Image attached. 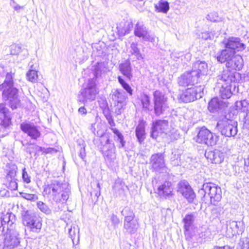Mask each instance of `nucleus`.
Segmentation results:
<instances>
[{
	"mask_svg": "<svg viewBox=\"0 0 249 249\" xmlns=\"http://www.w3.org/2000/svg\"><path fill=\"white\" fill-rule=\"evenodd\" d=\"M66 184L57 180H53L44 187L43 193L57 203H63L69 197V191L66 188Z\"/></svg>",
	"mask_w": 249,
	"mask_h": 249,
	"instance_id": "obj_1",
	"label": "nucleus"
},
{
	"mask_svg": "<svg viewBox=\"0 0 249 249\" xmlns=\"http://www.w3.org/2000/svg\"><path fill=\"white\" fill-rule=\"evenodd\" d=\"M221 193L220 187L212 182L204 183L198 191L204 202L207 203L210 200L213 205H216L221 200Z\"/></svg>",
	"mask_w": 249,
	"mask_h": 249,
	"instance_id": "obj_2",
	"label": "nucleus"
},
{
	"mask_svg": "<svg viewBox=\"0 0 249 249\" xmlns=\"http://www.w3.org/2000/svg\"><path fill=\"white\" fill-rule=\"evenodd\" d=\"M179 134L178 131L173 128L169 130V123L166 120H158L153 123L151 136L157 139L159 136L170 138L171 141L178 138Z\"/></svg>",
	"mask_w": 249,
	"mask_h": 249,
	"instance_id": "obj_3",
	"label": "nucleus"
},
{
	"mask_svg": "<svg viewBox=\"0 0 249 249\" xmlns=\"http://www.w3.org/2000/svg\"><path fill=\"white\" fill-rule=\"evenodd\" d=\"M2 99L12 109H15L21 106V102L18 94V89L15 87H7L2 88Z\"/></svg>",
	"mask_w": 249,
	"mask_h": 249,
	"instance_id": "obj_4",
	"label": "nucleus"
},
{
	"mask_svg": "<svg viewBox=\"0 0 249 249\" xmlns=\"http://www.w3.org/2000/svg\"><path fill=\"white\" fill-rule=\"evenodd\" d=\"M217 127L221 134L226 137L234 136L237 133V123L224 117L217 122Z\"/></svg>",
	"mask_w": 249,
	"mask_h": 249,
	"instance_id": "obj_5",
	"label": "nucleus"
},
{
	"mask_svg": "<svg viewBox=\"0 0 249 249\" xmlns=\"http://www.w3.org/2000/svg\"><path fill=\"white\" fill-rule=\"evenodd\" d=\"M98 93V90L96 88V84L93 80H89L87 87L82 89L78 95V101L86 104L89 102L94 101L97 94Z\"/></svg>",
	"mask_w": 249,
	"mask_h": 249,
	"instance_id": "obj_6",
	"label": "nucleus"
},
{
	"mask_svg": "<svg viewBox=\"0 0 249 249\" xmlns=\"http://www.w3.org/2000/svg\"><path fill=\"white\" fill-rule=\"evenodd\" d=\"M23 223L30 231L35 233H39L42 228L41 218L35 213L25 212L23 216Z\"/></svg>",
	"mask_w": 249,
	"mask_h": 249,
	"instance_id": "obj_7",
	"label": "nucleus"
},
{
	"mask_svg": "<svg viewBox=\"0 0 249 249\" xmlns=\"http://www.w3.org/2000/svg\"><path fill=\"white\" fill-rule=\"evenodd\" d=\"M195 140L198 143L212 146L216 144L218 141V136L206 127H203L199 130Z\"/></svg>",
	"mask_w": 249,
	"mask_h": 249,
	"instance_id": "obj_8",
	"label": "nucleus"
},
{
	"mask_svg": "<svg viewBox=\"0 0 249 249\" xmlns=\"http://www.w3.org/2000/svg\"><path fill=\"white\" fill-rule=\"evenodd\" d=\"M154 113L157 116L162 114L168 107L167 98L159 90H156L154 93Z\"/></svg>",
	"mask_w": 249,
	"mask_h": 249,
	"instance_id": "obj_9",
	"label": "nucleus"
},
{
	"mask_svg": "<svg viewBox=\"0 0 249 249\" xmlns=\"http://www.w3.org/2000/svg\"><path fill=\"white\" fill-rule=\"evenodd\" d=\"M203 89V86L201 85L188 88L180 95V99L185 103L193 102L202 97Z\"/></svg>",
	"mask_w": 249,
	"mask_h": 249,
	"instance_id": "obj_10",
	"label": "nucleus"
},
{
	"mask_svg": "<svg viewBox=\"0 0 249 249\" xmlns=\"http://www.w3.org/2000/svg\"><path fill=\"white\" fill-rule=\"evenodd\" d=\"M240 79V74L238 72H233L230 70H224L221 74L217 76V87L220 88V85L231 86L232 83H236Z\"/></svg>",
	"mask_w": 249,
	"mask_h": 249,
	"instance_id": "obj_11",
	"label": "nucleus"
},
{
	"mask_svg": "<svg viewBox=\"0 0 249 249\" xmlns=\"http://www.w3.org/2000/svg\"><path fill=\"white\" fill-rule=\"evenodd\" d=\"M201 82L197 76V73L192 71H186L178 78V83L182 87H194L195 85Z\"/></svg>",
	"mask_w": 249,
	"mask_h": 249,
	"instance_id": "obj_12",
	"label": "nucleus"
},
{
	"mask_svg": "<svg viewBox=\"0 0 249 249\" xmlns=\"http://www.w3.org/2000/svg\"><path fill=\"white\" fill-rule=\"evenodd\" d=\"M150 164L152 169L158 173H167L168 169L165 166L164 158L161 153L152 155L150 158Z\"/></svg>",
	"mask_w": 249,
	"mask_h": 249,
	"instance_id": "obj_13",
	"label": "nucleus"
},
{
	"mask_svg": "<svg viewBox=\"0 0 249 249\" xmlns=\"http://www.w3.org/2000/svg\"><path fill=\"white\" fill-rule=\"evenodd\" d=\"M101 143L104 155L107 160H112L115 158V148L113 143H111L107 135H102L101 137Z\"/></svg>",
	"mask_w": 249,
	"mask_h": 249,
	"instance_id": "obj_14",
	"label": "nucleus"
},
{
	"mask_svg": "<svg viewBox=\"0 0 249 249\" xmlns=\"http://www.w3.org/2000/svg\"><path fill=\"white\" fill-rule=\"evenodd\" d=\"M18 232L15 230L8 229L4 240L5 247L13 249L17 247L19 244Z\"/></svg>",
	"mask_w": 249,
	"mask_h": 249,
	"instance_id": "obj_15",
	"label": "nucleus"
},
{
	"mask_svg": "<svg viewBox=\"0 0 249 249\" xmlns=\"http://www.w3.org/2000/svg\"><path fill=\"white\" fill-rule=\"evenodd\" d=\"M178 192L181 194L189 203L193 202L196 194L189 183L185 180L181 181L178 183Z\"/></svg>",
	"mask_w": 249,
	"mask_h": 249,
	"instance_id": "obj_16",
	"label": "nucleus"
},
{
	"mask_svg": "<svg viewBox=\"0 0 249 249\" xmlns=\"http://www.w3.org/2000/svg\"><path fill=\"white\" fill-rule=\"evenodd\" d=\"M134 33L136 36L142 38L144 41H154V36L150 34L142 22H138L137 23L134 28Z\"/></svg>",
	"mask_w": 249,
	"mask_h": 249,
	"instance_id": "obj_17",
	"label": "nucleus"
},
{
	"mask_svg": "<svg viewBox=\"0 0 249 249\" xmlns=\"http://www.w3.org/2000/svg\"><path fill=\"white\" fill-rule=\"evenodd\" d=\"M223 42L226 48L229 49L230 51L233 50L235 53L236 51L244 49V44L241 42L240 38L237 37H229L225 39Z\"/></svg>",
	"mask_w": 249,
	"mask_h": 249,
	"instance_id": "obj_18",
	"label": "nucleus"
},
{
	"mask_svg": "<svg viewBox=\"0 0 249 249\" xmlns=\"http://www.w3.org/2000/svg\"><path fill=\"white\" fill-rule=\"evenodd\" d=\"M192 71L197 73V76L202 81L205 80L208 74L207 63L204 61H197L194 63Z\"/></svg>",
	"mask_w": 249,
	"mask_h": 249,
	"instance_id": "obj_19",
	"label": "nucleus"
},
{
	"mask_svg": "<svg viewBox=\"0 0 249 249\" xmlns=\"http://www.w3.org/2000/svg\"><path fill=\"white\" fill-rule=\"evenodd\" d=\"M225 156V153L217 149L206 152L205 154V156L207 159L212 163L215 164L221 163L224 160Z\"/></svg>",
	"mask_w": 249,
	"mask_h": 249,
	"instance_id": "obj_20",
	"label": "nucleus"
},
{
	"mask_svg": "<svg viewBox=\"0 0 249 249\" xmlns=\"http://www.w3.org/2000/svg\"><path fill=\"white\" fill-rule=\"evenodd\" d=\"M20 129L33 139H36L40 135L37 127L31 124L23 123L20 124Z\"/></svg>",
	"mask_w": 249,
	"mask_h": 249,
	"instance_id": "obj_21",
	"label": "nucleus"
},
{
	"mask_svg": "<svg viewBox=\"0 0 249 249\" xmlns=\"http://www.w3.org/2000/svg\"><path fill=\"white\" fill-rule=\"evenodd\" d=\"M11 118L9 109L3 104H0V124L4 127H8L11 123Z\"/></svg>",
	"mask_w": 249,
	"mask_h": 249,
	"instance_id": "obj_22",
	"label": "nucleus"
},
{
	"mask_svg": "<svg viewBox=\"0 0 249 249\" xmlns=\"http://www.w3.org/2000/svg\"><path fill=\"white\" fill-rule=\"evenodd\" d=\"M243 59L241 55H235L227 63L226 66L231 70H240L243 66Z\"/></svg>",
	"mask_w": 249,
	"mask_h": 249,
	"instance_id": "obj_23",
	"label": "nucleus"
},
{
	"mask_svg": "<svg viewBox=\"0 0 249 249\" xmlns=\"http://www.w3.org/2000/svg\"><path fill=\"white\" fill-rule=\"evenodd\" d=\"M173 191L172 183L166 181L158 187L157 193L160 196L166 197L172 196Z\"/></svg>",
	"mask_w": 249,
	"mask_h": 249,
	"instance_id": "obj_24",
	"label": "nucleus"
},
{
	"mask_svg": "<svg viewBox=\"0 0 249 249\" xmlns=\"http://www.w3.org/2000/svg\"><path fill=\"white\" fill-rule=\"evenodd\" d=\"M6 178L7 180L11 183L13 184L16 188H18V184L15 181V177L17 175L18 170L17 166L12 163L7 164L6 166Z\"/></svg>",
	"mask_w": 249,
	"mask_h": 249,
	"instance_id": "obj_25",
	"label": "nucleus"
},
{
	"mask_svg": "<svg viewBox=\"0 0 249 249\" xmlns=\"http://www.w3.org/2000/svg\"><path fill=\"white\" fill-rule=\"evenodd\" d=\"M235 53L233 50L230 51L229 49L226 48L222 50L216 54V58L217 61L220 63H226L234 55Z\"/></svg>",
	"mask_w": 249,
	"mask_h": 249,
	"instance_id": "obj_26",
	"label": "nucleus"
},
{
	"mask_svg": "<svg viewBox=\"0 0 249 249\" xmlns=\"http://www.w3.org/2000/svg\"><path fill=\"white\" fill-rule=\"evenodd\" d=\"M110 96L114 104H123L127 98L124 91L121 89H116L112 90Z\"/></svg>",
	"mask_w": 249,
	"mask_h": 249,
	"instance_id": "obj_27",
	"label": "nucleus"
},
{
	"mask_svg": "<svg viewBox=\"0 0 249 249\" xmlns=\"http://www.w3.org/2000/svg\"><path fill=\"white\" fill-rule=\"evenodd\" d=\"M194 219L195 217L193 214H187L183 219L185 229L184 234L188 239L191 238L190 235V229L193 225Z\"/></svg>",
	"mask_w": 249,
	"mask_h": 249,
	"instance_id": "obj_28",
	"label": "nucleus"
},
{
	"mask_svg": "<svg viewBox=\"0 0 249 249\" xmlns=\"http://www.w3.org/2000/svg\"><path fill=\"white\" fill-rule=\"evenodd\" d=\"M139 227L138 221L136 219L133 220H124V228L126 232L133 234L136 232Z\"/></svg>",
	"mask_w": 249,
	"mask_h": 249,
	"instance_id": "obj_29",
	"label": "nucleus"
},
{
	"mask_svg": "<svg viewBox=\"0 0 249 249\" xmlns=\"http://www.w3.org/2000/svg\"><path fill=\"white\" fill-rule=\"evenodd\" d=\"M239 226L236 221H230L227 225V234L229 237L232 236L238 233Z\"/></svg>",
	"mask_w": 249,
	"mask_h": 249,
	"instance_id": "obj_30",
	"label": "nucleus"
},
{
	"mask_svg": "<svg viewBox=\"0 0 249 249\" xmlns=\"http://www.w3.org/2000/svg\"><path fill=\"white\" fill-rule=\"evenodd\" d=\"M120 71L127 78L130 79L132 75L131 74V68L128 61L122 63L119 66Z\"/></svg>",
	"mask_w": 249,
	"mask_h": 249,
	"instance_id": "obj_31",
	"label": "nucleus"
},
{
	"mask_svg": "<svg viewBox=\"0 0 249 249\" xmlns=\"http://www.w3.org/2000/svg\"><path fill=\"white\" fill-rule=\"evenodd\" d=\"M38 71L35 69L34 65L30 66V70L26 73L27 79L32 83H36L38 79Z\"/></svg>",
	"mask_w": 249,
	"mask_h": 249,
	"instance_id": "obj_32",
	"label": "nucleus"
},
{
	"mask_svg": "<svg viewBox=\"0 0 249 249\" xmlns=\"http://www.w3.org/2000/svg\"><path fill=\"white\" fill-rule=\"evenodd\" d=\"M69 236L71 239L73 244H77L79 239V229L77 226H71L69 230Z\"/></svg>",
	"mask_w": 249,
	"mask_h": 249,
	"instance_id": "obj_33",
	"label": "nucleus"
},
{
	"mask_svg": "<svg viewBox=\"0 0 249 249\" xmlns=\"http://www.w3.org/2000/svg\"><path fill=\"white\" fill-rule=\"evenodd\" d=\"M156 11L158 12L167 13L169 9V3L166 0H160L155 5Z\"/></svg>",
	"mask_w": 249,
	"mask_h": 249,
	"instance_id": "obj_34",
	"label": "nucleus"
},
{
	"mask_svg": "<svg viewBox=\"0 0 249 249\" xmlns=\"http://www.w3.org/2000/svg\"><path fill=\"white\" fill-rule=\"evenodd\" d=\"M15 72H12V71L7 72L4 82L2 84L0 85V89L7 87H14L13 83V78Z\"/></svg>",
	"mask_w": 249,
	"mask_h": 249,
	"instance_id": "obj_35",
	"label": "nucleus"
},
{
	"mask_svg": "<svg viewBox=\"0 0 249 249\" xmlns=\"http://www.w3.org/2000/svg\"><path fill=\"white\" fill-rule=\"evenodd\" d=\"M231 86H227L225 85H220L221 89L219 90L220 96L222 99H228L231 95Z\"/></svg>",
	"mask_w": 249,
	"mask_h": 249,
	"instance_id": "obj_36",
	"label": "nucleus"
},
{
	"mask_svg": "<svg viewBox=\"0 0 249 249\" xmlns=\"http://www.w3.org/2000/svg\"><path fill=\"white\" fill-rule=\"evenodd\" d=\"M136 135L140 143L144 140L145 138V128L143 124H140L136 127Z\"/></svg>",
	"mask_w": 249,
	"mask_h": 249,
	"instance_id": "obj_37",
	"label": "nucleus"
},
{
	"mask_svg": "<svg viewBox=\"0 0 249 249\" xmlns=\"http://www.w3.org/2000/svg\"><path fill=\"white\" fill-rule=\"evenodd\" d=\"M132 27V22L131 20H128L124 22V26L120 25V26L118 27V29L119 32L124 35L128 34Z\"/></svg>",
	"mask_w": 249,
	"mask_h": 249,
	"instance_id": "obj_38",
	"label": "nucleus"
},
{
	"mask_svg": "<svg viewBox=\"0 0 249 249\" xmlns=\"http://www.w3.org/2000/svg\"><path fill=\"white\" fill-rule=\"evenodd\" d=\"M122 215L124 216V220L135 219V215L132 210L129 207H125L121 212Z\"/></svg>",
	"mask_w": 249,
	"mask_h": 249,
	"instance_id": "obj_39",
	"label": "nucleus"
},
{
	"mask_svg": "<svg viewBox=\"0 0 249 249\" xmlns=\"http://www.w3.org/2000/svg\"><path fill=\"white\" fill-rule=\"evenodd\" d=\"M140 100L142 108L146 110H149L150 99L148 95L145 94H141Z\"/></svg>",
	"mask_w": 249,
	"mask_h": 249,
	"instance_id": "obj_40",
	"label": "nucleus"
},
{
	"mask_svg": "<svg viewBox=\"0 0 249 249\" xmlns=\"http://www.w3.org/2000/svg\"><path fill=\"white\" fill-rule=\"evenodd\" d=\"M220 107V102L217 98H213L209 103L208 109L212 112H214Z\"/></svg>",
	"mask_w": 249,
	"mask_h": 249,
	"instance_id": "obj_41",
	"label": "nucleus"
},
{
	"mask_svg": "<svg viewBox=\"0 0 249 249\" xmlns=\"http://www.w3.org/2000/svg\"><path fill=\"white\" fill-rule=\"evenodd\" d=\"M15 220V215L12 213H7L2 217H1V223L2 225H4L7 223L8 225H12L14 223Z\"/></svg>",
	"mask_w": 249,
	"mask_h": 249,
	"instance_id": "obj_42",
	"label": "nucleus"
},
{
	"mask_svg": "<svg viewBox=\"0 0 249 249\" xmlns=\"http://www.w3.org/2000/svg\"><path fill=\"white\" fill-rule=\"evenodd\" d=\"M95 74L96 76L100 75L102 72H105L107 70L106 64L104 62L97 63L95 67Z\"/></svg>",
	"mask_w": 249,
	"mask_h": 249,
	"instance_id": "obj_43",
	"label": "nucleus"
},
{
	"mask_svg": "<svg viewBox=\"0 0 249 249\" xmlns=\"http://www.w3.org/2000/svg\"><path fill=\"white\" fill-rule=\"evenodd\" d=\"M118 80L119 83L121 84L122 87L124 88V90L128 93L129 95H132L133 94V89L130 85L127 83L120 76H118Z\"/></svg>",
	"mask_w": 249,
	"mask_h": 249,
	"instance_id": "obj_44",
	"label": "nucleus"
},
{
	"mask_svg": "<svg viewBox=\"0 0 249 249\" xmlns=\"http://www.w3.org/2000/svg\"><path fill=\"white\" fill-rule=\"evenodd\" d=\"M124 182L120 179L116 180L113 189L116 192L121 193L124 191Z\"/></svg>",
	"mask_w": 249,
	"mask_h": 249,
	"instance_id": "obj_45",
	"label": "nucleus"
},
{
	"mask_svg": "<svg viewBox=\"0 0 249 249\" xmlns=\"http://www.w3.org/2000/svg\"><path fill=\"white\" fill-rule=\"evenodd\" d=\"M138 44L136 43H132L130 46V52L132 54L135 55L138 59H142V55L140 53L139 49L137 47Z\"/></svg>",
	"mask_w": 249,
	"mask_h": 249,
	"instance_id": "obj_46",
	"label": "nucleus"
},
{
	"mask_svg": "<svg viewBox=\"0 0 249 249\" xmlns=\"http://www.w3.org/2000/svg\"><path fill=\"white\" fill-rule=\"evenodd\" d=\"M78 144L80 146V150L79 153V156L82 159L84 160L86 157V152H85V144L84 141L82 140H78L77 141Z\"/></svg>",
	"mask_w": 249,
	"mask_h": 249,
	"instance_id": "obj_47",
	"label": "nucleus"
},
{
	"mask_svg": "<svg viewBox=\"0 0 249 249\" xmlns=\"http://www.w3.org/2000/svg\"><path fill=\"white\" fill-rule=\"evenodd\" d=\"M37 206L38 209L43 213L46 214H50L51 213V209L48 206L42 201H38L37 203Z\"/></svg>",
	"mask_w": 249,
	"mask_h": 249,
	"instance_id": "obj_48",
	"label": "nucleus"
},
{
	"mask_svg": "<svg viewBox=\"0 0 249 249\" xmlns=\"http://www.w3.org/2000/svg\"><path fill=\"white\" fill-rule=\"evenodd\" d=\"M21 51V48L18 45L13 44L11 46V54L12 55H17Z\"/></svg>",
	"mask_w": 249,
	"mask_h": 249,
	"instance_id": "obj_49",
	"label": "nucleus"
},
{
	"mask_svg": "<svg viewBox=\"0 0 249 249\" xmlns=\"http://www.w3.org/2000/svg\"><path fill=\"white\" fill-rule=\"evenodd\" d=\"M207 18L213 22L218 21L219 19L218 14L216 12H212L209 13L207 16Z\"/></svg>",
	"mask_w": 249,
	"mask_h": 249,
	"instance_id": "obj_50",
	"label": "nucleus"
},
{
	"mask_svg": "<svg viewBox=\"0 0 249 249\" xmlns=\"http://www.w3.org/2000/svg\"><path fill=\"white\" fill-rule=\"evenodd\" d=\"M22 178L24 182L26 183H30L31 177L29 176L28 174L26 171L25 168L22 170Z\"/></svg>",
	"mask_w": 249,
	"mask_h": 249,
	"instance_id": "obj_51",
	"label": "nucleus"
},
{
	"mask_svg": "<svg viewBox=\"0 0 249 249\" xmlns=\"http://www.w3.org/2000/svg\"><path fill=\"white\" fill-rule=\"evenodd\" d=\"M22 197L28 200L35 201L38 199V197L36 195L30 194H23Z\"/></svg>",
	"mask_w": 249,
	"mask_h": 249,
	"instance_id": "obj_52",
	"label": "nucleus"
},
{
	"mask_svg": "<svg viewBox=\"0 0 249 249\" xmlns=\"http://www.w3.org/2000/svg\"><path fill=\"white\" fill-rule=\"evenodd\" d=\"M111 220L114 228H116L120 223L119 218L114 214L111 215Z\"/></svg>",
	"mask_w": 249,
	"mask_h": 249,
	"instance_id": "obj_53",
	"label": "nucleus"
},
{
	"mask_svg": "<svg viewBox=\"0 0 249 249\" xmlns=\"http://www.w3.org/2000/svg\"><path fill=\"white\" fill-rule=\"evenodd\" d=\"M13 9L18 13H19L20 11L24 9V6H20L17 3L12 5Z\"/></svg>",
	"mask_w": 249,
	"mask_h": 249,
	"instance_id": "obj_54",
	"label": "nucleus"
},
{
	"mask_svg": "<svg viewBox=\"0 0 249 249\" xmlns=\"http://www.w3.org/2000/svg\"><path fill=\"white\" fill-rule=\"evenodd\" d=\"M181 53H180L173 52L171 54V57L174 60L179 58L181 56Z\"/></svg>",
	"mask_w": 249,
	"mask_h": 249,
	"instance_id": "obj_55",
	"label": "nucleus"
},
{
	"mask_svg": "<svg viewBox=\"0 0 249 249\" xmlns=\"http://www.w3.org/2000/svg\"><path fill=\"white\" fill-rule=\"evenodd\" d=\"M111 130L118 137V139L123 138V135L120 132V131L116 128H112Z\"/></svg>",
	"mask_w": 249,
	"mask_h": 249,
	"instance_id": "obj_56",
	"label": "nucleus"
},
{
	"mask_svg": "<svg viewBox=\"0 0 249 249\" xmlns=\"http://www.w3.org/2000/svg\"><path fill=\"white\" fill-rule=\"evenodd\" d=\"M240 104L243 108H248V106H249V102L246 100L241 101Z\"/></svg>",
	"mask_w": 249,
	"mask_h": 249,
	"instance_id": "obj_57",
	"label": "nucleus"
},
{
	"mask_svg": "<svg viewBox=\"0 0 249 249\" xmlns=\"http://www.w3.org/2000/svg\"><path fill=\"white\" fill-rule=\"evenodd\" d=\"M201 37L205 40L210 38V34L207 32L202 33Z\"/></svg>",
	"mask_w": 249,
	"mask_h": 249,
	"instance_id": "obj_58",
	"label": "nucleus"
},
{
	"mask_svg": "<svg viewBox=\"0 0 249 249\" xmlns=\"http://www.w3.org/2000/svg\"><path fill=\"white\" fill-rule=\"evenodd\" d=\"M78 112L81 115H85L87 114V109L84 107H82L78 109Z\"/></svg>",
	"mask_w": 249,
	"mask_h": 249,
	"instance_id": "obj_59",
	"label": "nucleus"
},
{
	"mask_svg": "<svg viewBox=\"0 0 249 249\" xmlns=\"http://www.w3.org/2000/svg\"><path fill=\"white\" fill-rule=\"evenodd\" d=\"M245 170L249 171V157L245 160Z\"/></svg>",
	"mask_w": 249,
	"mask_h": 249,
	"instance_id": "obj_60",
	"label": "nucleus"
},
{
	"mask_svg": "<svg viewBox=\"0 0 249 249\" xmlns=\"http://www.w3.org/2000/svg\"><path fill=\"white\" fill-rule=\"evenodd\" d=\"M98 191H95L94 193L95 196L98 197L100 196V185L99 183H98L97 184Z\"/></svg>",
	"mask_w": 249,
	"mask_h": 249,
	"instance_id": "obj_61",
	"label": "nucleus"
},
{
	"mask_svg": "<svg viewBox=\"0 0 249 249\" xmlns=\"http://www.w3.org/2000/svg\"><path fill=\"white\" fill-rule=\"evenodd\" d=\"M120 141V145L119 146V148L123 147L125 144V142L124 141V136L123 138L118 139Z\"/></svg>",
	"mask_w": 249,
	"mask_h": 249,
	"instance_id": "obj_62",
	"label": "nucleus"
},
{
	"mask_svg": "<svg viewBox=\"0 0 249 249\" xmlns=\"http://www.w3.org/2000/svg\"><path fill=\"white\" fill-rule=\"evenodd\" d=\"M213 249H231V248L228 246H225L223 247L215 246Z\"/></svg>",
	"mask_w": 249,
	"mask_h": 249,
	"instance_id": "obj_63",
	"label": "nucleus"
},
{
	"mask_svg": "<svg viewBox=\"0 0 249 249\" xmlns=\"http://www.w3.org/2000/svg\"><path fill=\"white\" fill-rule=\"evenodd\" d=\"M124 249H135L134 247H132L131 244L129 243H126L124 246Z\"/></svg>",
	"mask_w": 249,
	"mask_h": 249,
	"instance_id": "obj_64",
	"label": "nucleus"
}]
</instances>
